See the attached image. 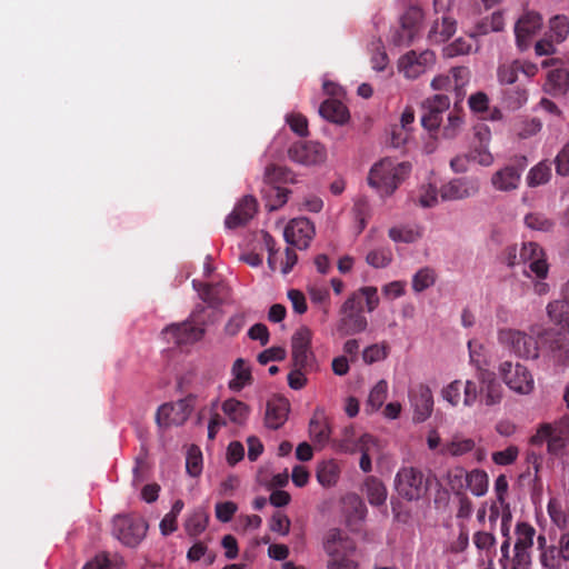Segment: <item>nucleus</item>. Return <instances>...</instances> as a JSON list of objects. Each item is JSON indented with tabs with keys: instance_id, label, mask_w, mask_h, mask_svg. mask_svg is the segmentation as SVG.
Listing matches in <instances>:
<instances>
[{
	"instance_id": "nucleus-1",
	"label": "nucleus",
	"mask_w": 569,
	"mask_h": 569,
	"mask_svg": "<svg viewBox=\"0 0 569 569\" xmlns=\"http://www.w3.org/2000/svg\"><path fill=\"white\" fill-rule=\"evenodd\" d=\"M410 171L409 162L383 158L370 168L368 183L380 197H389L409 176Z\"/></svg>"
},
{
	"instance_id": "nucleus-2",
	"label": "nucleus",
	"mask_w": 569,
	"mask_h": 569,
	"mask_svg": "<svg viewBox=\"0 0 569 569\" xmlns=\"http://www.w3.org/2000/svg\"><path fill=\"white\" fill-rule=\"evenodd\" d=\"M568 427L566 419L540 423L530 437L529 442L537 447L546 445L547 453L550 457L563 459L569 456Z\"/></svg>"
},
{
	"instance_id": "nucleus-3",
	"label": "nucleus",
	"mask_w": 569,
	"mask_h": 569,
	"mask_svg": "<svg viewBox=\"0 0 569 569\" xmlns=\"http://www.w3.org/2000/svg\"><path fill=\"white\" fill-rule=\"evenodd\" d=\"M147 531L148 523L139 515H118L112 520V535L128 547H137Z\"/></svg>"
},
{
	"instance_id": "nucleus-4",
	"label": "nucleus",
	"mask_w": 569,
	"mask_h": 569,
	"mask_svg": "<svg viewBox=\"0 0 569 569\" xmlns=\"http://www.w3.org/2000/svg\"><path fill=\"white\" fill-rule=\"evenodd\" d=\"M437 63L436 52L430 49L409 50L397 60V70L407 80H416L432 70Z\"/></svg>"
},
{
	"instance_id": "nucleus-5",
	"label": "nucleus",
	"mask_w": 569,
	"mask_h": 569,
	"mask_svg": "<svg viewBox=\"0 0 569 569\" xmlns=\"http://www.w3.org/2000/svg\"><path fill=\"white\" fill-rule=\"evenodd\" d=\"M498 341L520 358L537 359L539 357L538 342L523 331L510 328L501 329L498 332Z\"/></svg>"
},
{
	"instance_id": "nucleus-6",
	"label": "nucleus",
	"mask_w": 569,
	"mask_h": 569,
	"mask_svg": "<svg viewBox=\"0 0 569 569\" xmlns=\"http://www.w3.org/2000/svg\"><path fill=\"white\" fill-rule=\"evenodd\" d=\"M395 489L407 500H418L427 491L423 473L413 467H402L395 477Z\"/></svg>"
},
{
	"instance_id": "nucleus-7",
	"label": "nucleus",
	"mask_w": 569,
	"mask_h": 569,
	"mask_svg": "<svg viewBox=\"0 0 569 569\" xmlns=\"http://www.w3.org/2000/svg\"><path fill=\"white\" fill-rule=\"evenodd\" d=\"M440 396L453 408L460 405L471 408L479 398V387L473 380L461 381L457 379L443 386Z\"/></svg>"
},
{
	"instance_id": "nucleus-8",
	"label": "nucleus",
	"mask_w": 569,
	"mask_h": 569,
	"mask_svg": "<svg viewBox=\"0 0 569 569\" xmlns=\"http://www.w3.org/2000/svg\"><path fill=\"white\" fill-rule=\"evenodd\" d=\"M499 373L506 386L518 395H530L535 389V379L530 370L521 363L505 361Z\"/></svg>"
},
{
	"instance_id": "nucleus-9",
	"label": "nucleus",
	"mask_w": 569,
	"mask_h": 569,
	"mask_svg": "<svg viewBox=\"0 0 569 569\" xmlns=\"http://www.w3.org/2000/svg\"><path fill=\"white\" fill-rule=\"evenodd\" d=\"M288 157L303 167H318L327 161L326 147L318 141H298L288 149Z\"/></svg>"
},
{
	"instance_id": "nucleus-10",
	"label": "nucleus",
	"mask_w": 569,
	"mask_h": 569,
	"mask_svg": "<svg viewBox=\"0 0 569 569\" xmlns=\"http://www.w3.org/2000/svg\"><path fill=\"white\" fill-rule=\"evenodd\" d=\"M194 408V398L187 397L174 403H164L158 408L156 420L160 427L183 425Z\"/></svg>"
},
{
	"instance_id": "nucleus-11",
	"label": "nucleus",
	"mask_w": 569,
	"mask_h": 569,
	"mask_svg": "<svg viewBox=\"0 0 569 569\" xmlns=\"http://www.w3.org/2000/svg\"><path fill=\"white\" fill-rule=\"evenodd\" d=\"M163 339L178 347L190 346L202 339L204 328L190 320L173 323L162 330Z\"/></svg>"
},
{
	"instance_id": "nucleus-12",
	"label": "nucleus",
	"mask_w": 569,
	"mask_h": 569,
	"mask_svg": "<svg viewBox=\"0 0 569 569\" xmlns=\"http://www.w3.org/2000/svg\"><path fill=\"white\" fill-rule=\"evenodd\" d=\"M312 331L308 327H300L291 337L292 366L298 368H313L315 355L311 350Z\"/></svg>"
},
{
	"instance_id": "nucleus-13",
	"label": "nucleus",
	"mask_w": 569,
	"mask_h": 569,
	"mask_svg": "<svg viewBox=\"0 0 569 569\" xmlns=\"http://www.w3.org/2000/svg\"><path fill=\"white\" fill-rule=\"evenodd\" d=\"M479 180L473 177L453 178L440 188L443 201H458L475 197L479 192Z\"/></svg>"
},
{
	"instance_id": "nucleus-14",
	"label": "nucleus",
	"mask_w": 569,
	"mask_h": 569,
	"mask_svg": "<svg viewBox=\"0 0 569 569\" xmlns=\"http://www.w3.org/2000/svg\"><path fill=\"white\" fill-rule=\"evenodd\" d=\"M423 20V12L419 7H410L401 18V27L392 37L396 46H409L415 40Z\"/></svg>"
},
{
	"instance_id": "nucleus-15",
	"label": "nucleus",
	"mask_w": 569,
	"mask_h": 569,
	"mask_svg": "<svg viewBox=\"0 0 569 569\" xmlns=\"http://www.w3.org/2000/svg\"><path fill=\"white\" fill-rule=\"evenodd\" d=\"M470 80V70L467 67H453L447 74H438L431 80V88L437 91H456L459 98L465 94V87Z\"/></svg>"
},
{
	"instance_id": "nucleus-16",
	"label": "nucleus",
	"mask_w": 569,
	"mask_h": 569,
	"mask_svg": "<svg viewBox=\"0 0 569 569\" xmlns=\"http://www.w3.org/2000/svg\"><path fill=\"white\" fill-rule=\"evenodd\" d=\"M315 236V227L307 218L292 219L283 229L287 243L298 249H307Z\"/></svg>"
},
{
	"instance_id": "nucleus-17",
	"label": "nucleus",
	"mask_w": 569,
	"mask_h": 569,
	"mask_svg": "<svg viewBox=\"0 0 569 569\" xmlns=\"http://www.w3.org/2000/svg\"><path fill=\"white\" fill-rule=\"evenodd\" d=\"M519 262L527 266L537 278H546L548 263L542 248L535 242L523 243L519 252Z\"/></svg>"
},
{
	"instance_id": "nucleus-18",
	"label": "nucleus",
	"mask_w": 569,
	"mask_h": 569,
	"mask_svg": "<svg viewBox=\"0 0 569 569\" xmlns=\"http://www.w3.org/2000/svg\"><path fill=\"white\" fill-rule=\"evenodd\" d=\"M542 27V18L533 11L525 12L515 26V34L518 47L525 50L530 39L536 36Z\"/></svg>"
},
{
	"instance_id": "nucleus-19",
	"label": "nucleus",
	"mask_w": 569,
	"mask_h": 569,
	"mask_svg": "<svg viewBox=\"0 0 569 569\" xmlns=\"http://www.w3.org/2000/svg\"><path fill=\"white\" fill-rule=\"evenodd\" d=\"M410 402L413 408V420L416 422L426 421L433 410V396L429 387L419 385L410 391Z\"/></svg>"
},
{
	"instance_id": "nucleus-20",
	"label": "nucleus",
	"mask_w": 569,
	"mask_h": 569,
	"mask_svg": "<svg viewBox=\"0 0 569 569\" xmlns=\"http://www.w3.org/2000/svg\"><path fill=\"white\" fill-rule=\"evenodd\" d=\"M522 168L505 166L495 171L490 178L491 187L499 192H511L518 189Z\"/></svg>"
},
{
	"instance_id": "nucleus-21",
	"label": "nucleus",
	"mask_w": 569,
	"mask_h": 569,
	"mask_svg": "<svg viewBox=\"0 0 569 569\" xmlns=\"http://www.w3.org/2000/svg\"><path fill=\"white\" fill-rule=\"evenodd\" d=\"M256 212L257 202L254 198L246 196L236 204L232 212L227 216L224 224L228 229L238 228L252 219Z\"/></svg>"
},
{
	"instance_id": "nucleus-22",
	"label": "nucleus",
	"mask_w": 569,
	"mask_h": 569,
	"mask_svg": "<svg viewBox=\"0 0 569 569\" xmlns=\"http://www.w3.org/2000/svg\"><path fill=\"white\" fill-rule=\"evenodd\" d=\"M290 405L286 398L273 397L267 402L266 426L271 429H278L288 419Z\"/></svg>"
},
{
	"instance_id": "nucleus-23",
	"label": "nucleus",
	"mask_w": 569,
	"mask_h": 569,
	"mask_svg": "<svg viewBox=\"0 0 569 569\" xmlns=\"http://www.w3.org/2000/svg\"><path fill=\"white\" fill-rule=\"evenodd\" d=\"M382 450L380 441L372 435L363 432L358 443V452L361 455L359 467L368 473L372 470V457L378 456Z\"/></svg>"
},
{
	"instance_id": "nucleus-24",
	"label": "nucleus",
	"mask_w": 569,
	"mask_h": 569,
	"mask_svg": "<svg viewBox=\"0 0 569 569\" xmlns=\"http://www.w3.org/2000/svg\"><path fill=\"white\" fill-rule=\"evenodd\" d=\"M320 116L333 123L345 124L349 121L350 114L341 99H327L319 108Z\"/></svg>"
},
{
	"instance_id": "nucleus-25",
	"label": "nucleus",
	"mask_w": 569,
	"mask_h": 569,
	"mask_svg": "<svg viewBox=\"0 0 569 569\" xmlns=\"http://www.w3.org/2000/svg\"><path fill=\"white\" fill-rule=\"evenodd\" d=\"M569 90V71L557 68L548 72L543 91L553 97L565 96Z\"/></svg>"
},
{
	"instance_id": "nucleus-26",
	"label": "nucleus",
	"mask_w": 569,
	"mask_h": 569,
	"mask_svg": "<svg viewBox=\"0 0 569 569\" xmlns=\"http://www.w3.org/2000/svg\"><path fill=\"white\" fill-rule=\"evenodd\" d=\"M326 552L331 557H338L341 553H352L355 545L342 535L338 529H332L327 533L325 543Z\"/></svg>"
},
{
	"instance_id": "nucleus-27",
	"label": "nucleus",
	"mask_w": 569,
	"mask_h": 569,
	"mask_svg": "<svg viewBox=\"0 0 569 569\" xmlns=\"http://www.w3.org/2000/svg\"><path fill=\"white\" fill-rule=\"evenodd\" d=\"M221 410L228 421L237 426L246 425L250 415V407L236 398L226 399Z\"/></svg>"
},
{
	"instance_id": "nucleus-28",
	"label": "nucleus",
	"mask_w": 569,
	"mask_h": 569,
	"mask_svg": "<svg viewBox=\"0 0 569 569\" xmlns=\"http://www.w3.org/2000/svg\"><path fill=\"white\" fill-rule=\"evenodd\" d=\"M232 378L228 383V387L233 392L241 391L244 387L251 385L252 376L249 363L242 359L238 358L231 368Z\"/></svg>"
},
{
	"instance_id": "nucleus-29",
	"label": "nucleus",
	"mask_w": 569,
	"mask_h": 569,
	"mask_svg": "<svg viewBox=\"0 0 569 569\" xmlns=\"http://www.w3.org/2000/svg\"><path fill=\"white\" fill-rule=\"evenodd\" d=\"M340 466L335 459H327L317 465L316 476L318 482L325 488L336 486L340 478Z\"/></svg>"
},
{
	"instance_id": "nucleus-30",
	"label": "nucleus",
	"mask_w": 569,
	"mask_h": 569,
	"mask_svg": "<svg viewBox=\"0 0 569 569\" xmlns=\"http://www.w3.org/2000/svg\"><path fill=\"white\" fill-rule=\"evenodd\" d=\"M457 30L456 20L450 17H442L441 21H435L428 32V39L432 43H442L455 34Z\"/></svg>"
},
{
	"instance_id": "nucleus-31",
	"label": "nucleus",
	"mask_w": 569,
	"mask_h": 569,
	"mask_svg": "<svg viewBox=\"0 0 569 569\" xmlns=\"http://www.w3.org/2000/svg\"><path fill=\"white\" fill-rule=\"evenodd\" d=\"M368 321L362 312L341 315L337 325L338 331L343 335H356L367 329Z\"/></svg>"
},
{
	"instance_id": "nucleus-32",
	"label": "nucleus",
	"mask_w": 569,
	"mask_h": 569,
	"mask_svg": "<svg viewBox=\"0 0 569 569\" xmlns=\"http://www.w3.org/2000/svg\"><path fill=\"white\" fill-rule=\"evenodd\" d=\"M548 361L559 369L569 365V343L563 338L555 339L548 347Z\"/></svg>"
},
{
	"instance_id": "nucleus-33",
	"label": "nucleus",
	"mask_w": 569,
	"mask_h": 569,
	"mask_svg": "<svg viewBox=\"0 0 569 569\" xmlns=\"http://www.w3.org/2000/svg\"><path fill=\"white\" fill-rule=\"evenodd\" d=\"M363 492L371 506L386 503L388 491L386 486L376 477H368L363 482Z\"/></svg>"
},
{
	"instance_id": "nucleus-34",
	"label": "nucleus",
	"mask_w": 569,
	"mask_h": 569,
	"mask_svg": "<svg viewBox=\"0 0 569 569\" xmlns=\"http://www.w3.org/2000/svg\"><path fill=\"white\" fill-rule=\"evenodd\" d=\"M361 433H358L353 427H346L339 438L333 441V449L342 453L353 455L358 452V443Z\"/></svg>"
},
{
	"instance_id": "nucleus-35",
	"label": "nucleus",
	"mask_w": 569,
	"mask_h": 569,
	"mask_svg": "<svg viewBox=\"0 0 569 569\" xmlns=\"http://www.w3.org/2000/svg\"><path fill=\"white\" fill-rule=\"evenodd\" d=\"M546 309L550 321L569 335V309L566 302L555 300L549 302Z\"/></svg>"
},
{
	"instance_id": "nucleus-36",
	"label": "nucleus",
	"mask_w": 569,
	"mask_h": 569,
	"mask_svg": "<svg viewBox=\"0 0 569 569\" xmlns=\"http://www.w3.org/2000/svg\"><path fill=\"white\" fill-rule=\"evenodd\" d=\"M503 390L500 383L491 378L482 381L479 388V397L481 402L487 407H493L501 402Z\"/></svg>"
},
{
	"instance_id": "nucleus-37",
	"label": "nucleus",
	"mask_w": 569,
	"mask_h": 569,
	"mask_svg": "<svg viewBox=\"0 0 569 569\" xmlns=\"http://www.w3.org/2000/svg\"><path fill=\"white\" fill-rule=\"evenodd\" d=\"M309 433L313 442L323 447L330 437V429L322 412H316L309 423Z\"/></svg>"
},
{
	"instance_id": "nucleus-38",
	"label": "nucleus",
	"mask_w": 569,
	"mask_h": 569,
	"mask_svg": "<svg viewBox=\"0 0 569 569\" xmlns=\"http://www.w3.org/2000/svg\"><path fill=\"white\" fill-rule=\"evenodd\" d=\"M415 121V112L413 109L407 107L401 113L400 118V127H396L392 130V144L395 147H400L406 143L409 132L411 131L412 123Z\"/></svg>"
},
{
	"instance_id": "nucleus-39",
	"label": "nucleus",
	"mask_w": 569,
	"mask_h": 569,
	"mask_svg": "<svg viewBox=\"0 0 569 569\" xmlns=\"http://www.w3.org/2000/svg\"><path fill=\"white\" fill-rule=\"evenodd\" d=\"M393 252L388 244L378 246L370 249L366 254V262L376 269H383L391 264Z\"/></svg>"
},
{
	"instance_id": "nucleus-40",
	"label": "nucleus",
	"mask_w": 569,
	"mask_h": 569,
	"mask_svg": "<svg viewBox=\"0 0 569 569\" xmlns=\"http://www.w3.org/2000/svg\"><path fill=\"white\" fill-rule=\"evenodd\" d=\"M388 234L393 242L413 243L422 237V231L418 226L405 224L390 228Z\"/></svg>"
},
{
	"instance_id": "nucleus-41",
	"label": "nucleus",
	"mask_w": 569,
	"mask_h": 569,
	"mask_svg": "<svg viewBox=\"0 0 569 569\" xmlns=\"http://www.w3.org/2000/svg\"><path fill=\"white\" fill-rule=\"evenodd\" d=\"M439 194L440 190L436 184L431 182L423 183L413 197V202L425 209L433 208L439 203Z\"/></svg>"
},
{
	"instance_id": "nucleus-42",
	"label": "nucleus",
	"mask_w": 569,
	"mask_h": 569,
	"mask_svg": "<svg viewBox=\"0 0 569 569\" xmlns=\"http://www.w3.org/2000/svg\"><path fill=\"white\" fill-rule=\"evenodd\" d=\"M466 488L476 497L485 496L489 488L488 473L481 469L471 470L468 472Z\"/></svg>"
},
{
	"instance_id": "nucleus-43",
	"label": "nucleus",
	"mask_w": 569,
	"mask_h": 569,
	"mask_svg": "<svg viewBox=\"0 0 569 569\" xmlns=\"http://www.w3.org/2000/svg\"><path fill=\"white\" fill-rule=\"evenodd\" d=\"M551 164L540 161L528 171L526 182L530 188H536L546 184L551 179Z\"/></svg>"
},
{
	"instance_id": "nucleus-44",
	"label": "nucleus",
	"mask_w": 569,
	"mask_h": 569,
	"mask_svg": "<svg viewBox=\"0 0 569 569\" xmlns=\"http://www.w3.org/2000/svg\"><path fill=\"white\" fill-rule=\"evenodd\" d=\"M388 396V383L386 380H379L370 390L366 409L367 411H378Z\"/></svg>"
},
{
	"instance_id": "nucleus-45",
	"label": "nucleus",
	"mask_w": 569,
	"mask_h": 569,
	"mask_svg": "<svg viewBox=\"0 0 569 569\" xmlns=\"http://www.w3.org/2000/svg\"><path fill=\"white\" fill-rule=\"evenodd\" d=\"M505 27V19L501 12H493L490 17L482 19L477 26L471 37L487 34L489 32H499Z\"/></svg>"
},
{
	"instance_id": "nucleus-46",
	"label": "nucleus",
	"mask_w": 569,
	"mask_h": 569,
	"mask_svg": "<svg viewBox=\"0 0 569 569\" xmlns=\"http://www.w3.org/2000/svg\"><path fill=\"white\" fill-rule=\"evenodd\" d=\"M369 51L371 53L370 62L375 71H383L389 64V58L385 50V46L380 39L370 42Z\"/></svg>"
},
{
	"instance_id": "nucleus-47",
	"label": "nucleus",
	"mask_w": 569,
	"mask_h": 569,
	"mask_svg": "<svg viewBox=\"0 0 569 569\" xmlns=\"http://www.w3.org/2000/svg\"><path fill=\"white\" fill-rule=\"evenodd\" d=\"M535 536L536 529L531 525L527 522L517 523L515 548L530 551Z\"/></svg>"
},
{
	"instance_id": "nucleus-48",
	"label": "nucleus",
	"mask_w": 569,
	"mask_h": 569,
	"mask_svg": "<svg viewBox=\"0 0 569 569\" xmlns=\"http://www.w3.org/2000/svg\"><path fill=\"white\" fill-rule=\"evenodd\" d=\"M519 74V60L501 62L497 68V79L502 86L513 84Z\"/></svg>"
},
{
	"instance_id": "nucleus-49",
	"label": "nucleus",
	"mask_w": 569,
	"mask_h": 569,
	"mask_svg": "<svg viewBox=\"0 0 569 569\" xmlns=\"http://www.w3.org/2000/svg\"><path fill=\"white\" fill-rule=\"evenodd\" d=\"M551 41L560 43L569 36V20L566 16H556L549 21Z\"/></svg>"
},
{
	"instance_id": "nucleus-50",
	"label": "nucleus",
	"mask_w": 569,
	"mask_h": 569,
	"mask_svg": "<svg viewBox=\"0 0 569 569\" xmlns=\"http://www.w3.org/2000/svg\"><path fill=\"white\" fill-rule=\"evenodd\" d=\"M266 206L269 210H277L288 201L289 190L278 186H268L264 189Z\"/></svg>"
},
{
	"instance_id": "nucleus-51",
	"label": "nucleus",
	"mask_w": 569,
	"mask_h": 569,
	"mask_svg": "<svg viewBox=\"0 0 569 569\" xmlns=\"http://www.w3.org/2000/svg\"><path fill=\"white\" fill-rule=\"evenodd\" d=\"M525 224L527 228L540 232H550L555 228V221L541 212L528 213L525 217Z\"/></svg>"
},
{
	"instance_id": "nucleus-52",
	"label": "nucleus",
	"mask_w": 569,
	"mask_h": 569,
	"mask_svg": "<svg viewBox=\"0 0 569 569\" xmlns=\"http://www.w3.org/2000/svg\"><path fill=\"white\" fill-rule=\"evenodd\" d=\"M470 38H457L449 44L445 46L442 49V54L445 58H455L463 54H469L472 51V39Z\"/></svg>"
},
{
	"instance_id": "nucleus-53",
	"label": "nucleus",
	"mask_w": 569,
	"mask_h": 569,
	"mask_svg": "<svg viewBox=\"0 0 569 569\" xmlns=\"http://www.w3.org/2000/svg\"><path fill=\"white\" fill-rule=\"evenodd\" d=\"M548 515L551 521L560 529L569 526V515L562 509L561 501L557 498H550L547 506Z\"/></svg>"
},
{
	"instance_id": "nucleus-54",
	"label": "nucleus",
	"mask_w": 569,
	"mask_h": 569,
	"mask_svg": "<svg viewBox=\"0 0 569 569\" xmlns=\"http://www.w3.org/2000/svg\"><path fill=\"white\" fill-rule=\"evenodd\" d=\"M475 446V441L470 438H453L443 447L442 452L452 457H460L470 452Z\"/></svg>"
},
{
	"instance_id": "nucleus-55",
	"label": "nucleus",
	"mask_w": 569,
	"mask_h": 569,
	"mask_svg": "<svg viewBox=\"0 0 569 569\" xmlns=\"http://www.w3.org/2000/svg\"><path fill=\"white\" fill-rule=\"evenodd\" d=\"M436 282V273L430 268L418 270L412 277V290L417 293L427 290Z\"/></svg>"
},
{
	"instance_id": "nucleus-56",
	"label": "nucleus",
	"mask_w": 569,
	"mask_h": 569,
	"mask_svg": "<svg viewBox=\"0 0 569 569\" xmlns=\"http://www.w3.org/2000/svg\"><path fill=\"white\" fill-rule=\"evenodd\" d=\"M468 471L461 467H456L447 472L446 480L450 489L460 495L463 492L467 486Z\"/></svg>"
},
{
	"instance_id": "nucleus-57",
	"label": "nucleus",
	"mask_w": 569,
	"mask_h": 569,
	"mask_svg": "<svg viewBox=\"0 0 569 569\" xmlns=\"http://www.w3.org/2000/svg\"><path fill=\"white\" fill-rule=\"evenodd\" d=\"M207 526V515L203 510L197 509L186 520L184 528L188 535L198 536Z\"/></svg>"
},
{
	"instance_id": "nucleus-58",
	"label": "nucleus",
	"mask_w": 569,
	"mask_h": 569,
	"mask_svg": "<svg viewBox=\"0 0 569 569\" xmlns=\"http://www.w3.org/2000/svg\"><path fill=\"white\" fill-rule=\"evenodd\" d=\"M562 561L563 559L556 546H549L540 553V562L547 569H560Z\"/></svg>"
},
{
	"instance_id": "nucleus-59",
	"label": "nucleus",
	"mask_w": 569,
	"mask_h": 569,
	"mask_svg": "<svg viewBox=\"0 0 569 569\" xmlns=\"http://www.w3.org/2000/svg\"><path fill=\"white\" fill-rule=\"evenodd\" d=\"M388 356V347L385 343H375L367 347L362 352V359L367 365L382 361Z\"/></svg>"
},
{
	"instance_id": "nucleus-60",
	"label": "nucleus",
	"mask_w": 569,
	"mask_h": 569,
	"mask_svg": "<svg viewBox=\"0 0 569 569\" xmlns=\"http://www.w3.org/2000/svg\"><path fill=\"white\" fill-rule=\"evenodd\" d=\"M186 468L187 472L192 477L200 475L202 469V455L198 447L193 446L188 450Z\"/></svg>"
},
{
	"instance_id": "nucleus-61",
	"label": "nucleus",
	"mask_w": 569,
	"mask_h": 569,
	"mask_svg": "<svg viewBox=\"0 0 569 569\" xmlns=\"http://www.w3.org/2000/svg\"><path fill=\"white\" fill-rule=\"evenodd\" d=\"M519 456V449L517 446H509L503 450L496 451L492 453L491 459L496 465L508 466L513 463Z\"/></svg>"
},
{
	"instance_id": "nucleus-62",
	"label": "nucleus",
	"mask_w": 569,
	"mask_h": 569,
	"mask_svg": "<svg viewBox=\"0 0 569 569\" xmlns=\"http://www.w3.org/2000/svg\"><path fill=\"white\" fill-rule=\"evenodd\" d=\"M503 99L509 108L516 110L521 108L528 101V91L523 88H517L505 92Z\"/></svg>"
},
{
	"instance_id": "nucleus-63",
	"label": "nucleus",
	"mask_w": 569,
	"mask_h": 569,
	"mask_svg": "<svg viewBox=\"0 0 569 569\" xmlns=\"http://www.w3.org/2000/svg\"><path fill=\"white\" fill-rule=\"evenodd\" d=\"M462 124V118L456 112H450L447 118V123L443 126V137L447 139H453L460 132Z\"/></svg>"
},
{
	"instance_id": "nucleus-64",
	"label": "nucleus",
	"mask_w": 569,
	"mask_h": 569,
	"mask_svg": "<svg viewBox=\"0 0 569 569\" xmlns=\"http://www.w3.org/2000/svg\"><path fill=\"white\" fill-rule=\"evenodd\" d=\"M510 569H530V551L513 548V557L510 559Z\"/></svg>"
}]
</instances>
